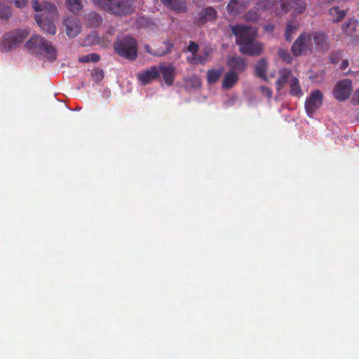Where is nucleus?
Wrapping results in <instances>:
<instances>
[{
    "instance_id": "49530a36",
    "label": "nucleus",
    "mask_w": 359,
    "mask_h": 359,
    "mask_svg": "<svg viewBox=\"0 0 359 359\" xmlns=\"http://www.w3.org/2000/svg\"><path fill=\"white\" fill-rule=\"evenodd\" d=\"M204 57L207 59V57L209 56V50L208 49H205L203 50V55Z\"/></svg>"
},
{
    "instance_id": "79ce46f5",
    "label": "nucleus",
    "mask_w": 359,
    "mask_h": 359,
    "mask_svg": "<svg viewBox=\"0 0 359 359\" xmlns=\"http://www.w3.org/2000/svg\"><path fill=\"white\" fill-rule=\"evenodd\" d=\"M100 60V56L97 53L90 54V62H97Z\"/></svg>"
},
{
    "instance_id": "ddd939ff",
    "label": "nucleus",
    "mask_w": 359,
    "mask_h": 359,
    "mask_svg": "<svg viewBox=\"0 0 359 359\" xmlns=\"http://www.w3.org/2000/svg\"><path fill=\"white\" fill-rule=\"evenodd\" d=\"M66 34L70 38H74L81 32V24L77 18L68 17L64 20Z\"/></svg>"
},
{
    "instance_id": "4be33fe9",
    "label": "nucleus",
    "mask_w": 359,
    "mask_h": 359,
    "mask_svg": "<svg viewBox=\"0 0 359 359\" xmlns=\"http://www.w3.org/2000/svg\"><path fill=\"white\" fill-rule=\"evenodd\" d=\"M226 9L230 15L236 16L241 13V5L237 0H230Z\"/></svg>"
},
{
    "instance_id": "a878e982",
    "label": "nucleus",
    "mask_w": 359,
    "mask_h": 359,
    "mask_svg": "<svg viewBox=\"0 0 359 359\" xmlns=\"http://www.w3.org/2000/svg\"><path fill=\"white\" fill-rule=\"evenodd\" d=\"M293 76L291 74V72L287 71L284 74H282L280 76L276 81V85L278 86L277 89L280 90L282 87H283L289 81V79Z\"/></svg>"
},
{
    "instance_id": "2f4dec72",
    "label": "nucleus",
    "mask_w": 359,
    "mask_h": 359,
    "mask_svg": "<svg viewBox=\"0 0 359 359\" xmlns=\"http://www.w3.org/2000/svg\"><path fill=\"white\" fill-rule=\"evenodd\" d=\"M112 0H93V3L106 11Z\"/></svg>"
},
{
    "instance_id": "c85d7f7f",
    "label": "nucleus",
    "mask_w": 359,
    "mask_h": 359,
    "mask_svg": "<svg viewBox=\"0 0 359 359\" xmlns=\"http://www.w3.org/2000/svg\"><path fill=\"white\" fill-rule=\"evenodd\" d=\"M278 55L286 63L290 64L292 62V57L286 50L280 48L278 51Z\"/></svg>"
},
{
    "instance_id": "0eeeda50",
    "label": "nucleus",
    "mask_w": 359,
    "mask_h": 359,
    "mask_svg": "<svg viewBox=\"0 0 359 359\" xmlns=\"http://www.w3.org/2000/svg\"><path fill=\"white\" fill-rule=\"evenodd\" d=\"M106 11L118 16H123L133 13L131 0H112Z\"/></svg>"
},
{
    "instance_id": "4c0bfd02",
    "label": "nucleus",
    "mask_w": 359,
    "mask_h": 359,
    "mask_svg": "<svg viewBox=\"0 0 359 359\" xmlns=\"http://www.w3.org/2000/svg\"><path fill=\"white\" fill-rule=\"evenodd\" d=\"M281 1H282L281 8L283 12L287 13L290 9V8L292 6V1H285L284 0H281Z\"/></svg>"
},
{
    "instance_id": "bb28decb",
    "label": "nucleus",
    "mask_w": 359,
    "mask_h": 359,
    "mask_svg": "<svg viewBox=\"0 0 359 359\" xmlns=\"http://www.w3.org/2000/svg\"><path fill=\"white\" fill-rule=\"evenodd\" d=\"M12 15L11 8L3 2L0 4V18L8 20Z\"/></svg>"
},
{
    "instance_id": "423d86ee",
    "label": "nucleus",
    "mask_w": 359,
    "mask_h": 359,
    "mask_svg": "<svg viewBox=\"0 0 359 359\" xmlns=\"http://www.w3.org/2000/svg\"><path fill=\"white\" fill-rule=\"evenodd\" d=\"M311 35L304 32L294 41L291 47L292 54L297 57L312 50Z\"/></svg>"
},
{
    "instance_id": "f03ea898",
    "label": "nucleus",
    "mask_w": 359,
    "mask_h": 359,
    "mask_svg": "<svg viewBox=\"0 0 359 359\" xmlns=\"http://www.w3.org/2000/svg\"><path fill=\"white\" fill-rule=\"evenodd\" d=\"M33 9L38 12L34 15L36 22L41 29L50 35L56 34V26L53 22L58 17V11L56 6L48 1L32 0Z\"/></svg>"
},
{
    "instance_id": "412c9836",
    "label": "nucleus",
    "mask_w": 359,
    "mask_h": 359,
    "mask_svg": "<svg viewBox=\"0 0 359 359\" xmlns=\"http://www.w3.org/2000/svg\"><path fill=\"white\" fill-rule=\"evenodd\" d=\"M329 13L332 17V20L334 22L341 21L346 15V12L344 10H341L338 6L331 8L329 11Z\"/></svg>"
},
{
    "instance_id": "c9c22d12",
    "label": "nucleus",
    "mask_w": 359,
    "mask_h": 359,
    "mask_svg": "<svg viewBox=\"0 0 359 359\" xmlns=\"http://www.w3.org/2000/svg\"><path fill=\"white\" fill-rule=\"evenodd\" d=\"M188 50L191 52L193 55H195L198 50V45L193 41H190L188 45Z\"/></svg>"
},
{
    "instance_id": "e433bc0d",
    "label": "nucleus",
    "mask_w": 359,
    "mask_h": 359,
    "mask_svg": "<svg viewBox=\"0 0 359 359\" xmlns=\"http://www.w3.org/2000/svg\"><path fill=\"white\" fill-rule=\"evenodd\" d=\"M13 3L16 8H24L28 3V0H8Z\"/></svg>"
},
{
    "instance_id": "a18cd8bd",
    "label": "nucleus",
    "mask_w": 359,
    "mask_h": 359,
    "mask_svg": "<svg viewBox=\"0 0 359 359\" xmlns=\"http://www.w3.org/2000/svg\"><path fill=\"white\" fill-rule=\"evenodd\" d=\"M79 61L83 63H86L90 62V54L83 55L79 58Z\"/></svg>"
},
{
    "instance_id": "f704fd0d",
    "label": "nucleus",
    "mask_w": 359,
    "mask_h": 359,
    "mask_svg": "<svg viewBox=\"0 0 359 359\" xmlns=\"http://www.w3.org/2000/svg\"><path fill=\"white\" fill-rule=\"evenodd\" d=\"M245 18L248 20L256 22L259 20V15H257V12L250 11L246 13Z\"/></svg>"
},
{
    "instance_id": "7ed1b4c3",
    "label": "nucleus",
    "mask_w": 359,
    "mask_h": 359,
    "mask_svg": "<svg viewBox=\"0 0 359 359\" xmlns=\"http://www.w3.org/2000/svg\"><path fill=\"white\" fill-rule=\"evenodd\" d=\"M25 47L32 54L46 55L51 61L57 58L56 49L50 42L39 35L32 36L26 43Z\"/></svg>"
},
{
    "instance_id": "c03bdc74",
    "label": "nucleus",
    "mask_w": 359,
    "mask_h": 359,
    "mask_svg": "<svg viewBox=\"0 0 359 359\" xmlns=\"http://www.w3.org/2000/svg\"><path fill=\"white\" fill-rule=\"evenodd\" d=\"M190 81L193 83L194 86L196 87H199L201 86V82L198 78L194 76L190 79Z\"/></svg>"
},
{
    "instance_id": "4468645a",
    "label": "nucleus",
    "mask_w": 359,
    "mask_h": 359,
    "mask_svg": "<svg viewBox=\"0 0 359 359\" xmlns=\"http://www.w3.org/2000/svg\"><path fill=\"white\" fill-rule=\"evenodd\" d=\"M226 65L229 68V71H233L236 74H239L246 68L245 60L239 56H231L227 59Z\"/></svg>"
},
{
    "instance_id": "6e6552de",
    "label": "nucleus",
    "mask_w": 359,
    "mask_h": 359,
    "mask_svg": "<svg viewBox=\"0 0 359 359\" xmlns=\"http://www.w3.org/2000/svg\"><path fill=\"white\" fill-rule=\"evenodd\" d=\"M323 100V95L320 90L312 91L305 101V109L307 115L312 117L315 111L319 109Z\"/></svg>"
},
{
    "instance_id": "09e8293b",
    "label": "nucleus",
    "mask_w": 359,
    "mask_h": 359,
    "mask_svg": "<svg viewBox=\"0 0 359 359\" xmlns=\"http://www.w3.org/2000/svg\"><path fill=\"white\" fill-rule=\"evenodd\" d=\"M2 2L0 1V4H1Z\"/></svg>"
},
{
    "instance_id": "c756f323",
    "label": "nucleus",
    "mask_w": 359,
    "mask_h": 359,
    "mask_svg": "<svg viewBox=\"0 0 359 359\" xmlns=\"http://www.w3.org/2000/svg\"><path fill=\"white\" fill-rule=\"evenodd\" d=\"M104 72L101 69H95L92 73V77L95 81L98 82L103 79Z\"/></svg>"
},
{
    "instance_id": "72a5a7b5",
    "label": "nucleus",
    "mask_w": 359,
    "mask_h": 359,
    "mask_svg": "<svg viewBox=\"0 0 359 359\" xmlns=\"http://www.w3.org/2000/svg\"><path fill=\"white\" fill-rule=\"evenodd\" d=\"M341 56H342L341 51L339 50V51L334 52L330 55V62L332 64H337L339 62V60L341 57Z\"/></svg>"
},
{
    "instance_id": "58836bf2",
    "label": "nucleus",
    "mask_w": 359,
    "mask_h": 359,
    "mask_svg": "<svg viewBox=\"0 0 359 359\" xmlns=\"http://www.w3.org/2000/svg\"><path fill=\"white\" fill-rule=\"evenodd\" d=\"M351 102L355 105L359 104V89L354 92Z\"/></svg>"
},
{
    "instance_id": "9b49d317",
    "label": "nucleus",
    "mask_w": 359,
    "mask_h": 359,
    "mask_svg": "<svg viewBox=\"0 0 359 359\" xmlns=\"http://www.w3.org/2000/svg\"><path fill=\"white\" fill-rule=\"evenodd\" d=\"M159 78V70L156 66L140 71L137 73V80L143 85L150 83Z\"/></svg>"
},
{
    "instance_id": "aec40b11",
    "label": "nucleus",
    "mask_w": 359,
    "mask_h": 359,
    "mask_svg": "<svg viewBox=\"0 0 359 359\" xmlns=\"http://www.w3.org/2000/svg\"><path fill=\"white\" fill-rule=\"evenodd\" d=\"M267 62L265 59H260L255 66V74L257 76L264 80H266Z\"/></svg>"
},
{
    "instance_id": "1a4fd4ad",
    "label": "nucleus",
    "mask_w": 359,
    "mask_h": 359,
    "mask_svg": "<svg viewBox=\"0 0 359 359\" xmlns=\"http://www.w3.org/2000/svg\"><path fill=\"white\" fill-rule=\"evenodd\" d=\"M352 90V81L350 79L339 81L336 84L333 95L339 101H345L351 95Z\"/></svg>"
},
{
    "instance_id": "2eb2a0df",
    "label": "nucleus",
    "mask_w": 359,
    "mask_h": 359,
    "mask_svg": "<svg viewBox=\"0 0 359 359\" xmlns=\"http://www.w3.org/2000/svg\"><path fill=\"white\" fill-rule=\"evenodd\" d=\"M159 74L161 73L164 82L167 86L173 84L175 77V69L172 65H160L158 67Z\"/></svg>"
},
{
    "instance_id": "a19ab883",
    "label": "nucleus",
    "mask_w": 359,
    "mask_h": 359,
    "mask_svg": "<svg viewBox=\"0 0 359 359\" xmlns=\"http://www.w3.org/2000/svg\"><path fill=\"white\" fill-rule=\"evenodd\" d=\"M262 92L268 97H271L272 95V91L269 88L266 86H262L260 88Z\"/></svg>"
},
{
    "instance_id": "ea45409f",
    "label": "nucleus",
    "mask_w": 359,
    "mask_h": 359,
    "mask_svg": "<svg viewBox=\"0 0 359 359\" xmlns=\"http://www.w3.org/2000/svg\"><path fill=\"white\" fill-rule=\"evenodd\" d=\"M94 19L95 24L99 25L102 22V18L99 14L93 13L89 15V19Z\"/></svg>"
},
{
    "instance_id": "cd10ccee",
    "label": "nucleus",
    "mask_w": 359,
    "mask_h": 359,
    "mask_svg": "<svg viewBox=\"0 0 359 359\" xmlns=\"http://www.w3.org/2000/svg\"><path fill=\"white\" fill-rule=\"evenodd\" d=\"M297 27L292 25V22H289L286 25L285 37V40L290 42L292 39V35L295 33Z\"/></svg>"
},
{
    "instance_id": "39448f33",
    "label": "nucleus",
    "mask_w": 359,
    "mask_h": 359,
    "mask_svg": "<svg viewBox=\"0 0 359 359\" xmlns=\"http://www.w3.org/2000/svg\"><path fill=\"white\" fill-rule=\"evenodd\" d=\"M27 29L14 30L4 36L1 41V48L4 51H9L21 43L29 35Z\"/></svg>"
},
{
    "instance_id": "de8ad7c7",
    "label": "nucleus",
    "mask_w": 359,
    "mask_h": 359,
    "mask_svg": "<svg viewBox=\"0 0 359 359\" xmlns=\"http://www.w3.org/2000/svg\"><path fill=\"white\" fill-rule=\"evenodd\" d=\"M149 46H145V49H146V50H147L148 53H150V52H149Z\"/></svg>"
},
{
    "instance_id": "7c9ffc66",
    "label": "nucleus",
    "mask_w": 359,
    "mask_h": 359,
    "mask_svg": "<svg viewBox=\"0 0 359 359\" xmlns=\"http://www.w3.org/2000/svg\"><path fill=\"white\" fill-rule=\"evenodd\" d=\"M165 49L161 52H158V53H152L154 55H156V56H163L171 52V50L173 47V43L172 42H170L169 41H168L165 43Z\"/></svg>"
},
{
    "instance_id": "393cba45",
    "label": "nucleus",
    "mask_w": 359,
    "mask_h": 359,
    "mask_svg": "<svg viewBox=\"0 0 359 359\" xmlns=\"http://www.w3.org/2000/svg\"><path fill=\"white\" fill-rule=\"evenodd\" d=\"M152 25L151 20L145 16L138 17L136 20V26L138 28H149Z\"/></svg>"
},
{
    "instance_id": "dca6fc26",
    "label": "nucleus",
    "mask_w": 359,
    "mask_h": 359,
    "mask_svg": "<svg viewBox=\"0 0 359 359\" xmlns=\"http://www.w3.org/2000/svg\"><path fill=\"white\" fill-rule=\"evenodd\" d=\"M238 81V74L233 71H229L224 76L222 88L224 89L232 88Z\"/></svg>"
},
{
    "instance_id": "6ab92c4d",
    "label": "nucleus",
    "mask_w": 359,
    "mask_h": 359,
    "mask_svg": "<svg viewBox=\"0 0 359 359\" xmlns=\"http://www.w3.org/2000/svg\"><path fill=\"white\" fill-rule=\"evenodd\" d=\"M290 94L292 96L299 97L303 95V92L299 85V80L295 76H292L290 81Z\"/></svg>"
},
{
    "instance_id": "5701e85b",
    "label": "nucleus",
    "mask_w": 359,
    "mask_h": 359,
    "mask_svg": "<svg viewBox=\"0 0 359 359\" xmlns=\"http://www.w3.org/2000/svg\"><path fill=\"white\" fill-rule=\"evenodd\" d=\"M222 73V69H209L207 72V81L208 83H215Z\"/></svg>"
},
{
    "instance_id": "a211bd4d",
    "label": "nucleus",
    "mask_w": 359,
    "mask_h": 359,
    "mask_svg": "<svg viewBox=\"0 0 359 359\" xmlns=\"http://www.w3.org/2000/svg\"><path fill=\"white\" fill-rule=\"evenodd\" d=\"M163 4L170 9L180 11L186 9V0H161Z\"/></svg>"
},
{
    "instance_id": "b1692460",
    "label": "nucleus",
    "mask_w": 359,
    "mask_h": 359,
    "mask_svg": "<svg viewBox=\"0 0 359 359\" xmlns=\"http://www.w3.org/2000/svg\"><path fill=\"white\" fill-rule=\"evenodd\" d=\"M66 5L67 8L74 13H78L83 8L81 0H67Z\"/></svg>"
},
{
    "instance_id": "f257e3e1",
    "label": "nucleus",
    "mask_w": 359,
    "mask_h": 359,
    "mask_svg": "<svg viewBox=\"0 0 359 359\" xmlns=\"http://www.w3.org/2000/svg\"><path fill=\"white\" fill-rule=\"evenodd\" d=\"M229 27L236 36V43L239 46L241 53L251 56L262 53L263 46L260 42L255 41L257 32L255 27L242 25H230Z\"/></svg>"
},
{
    "instance_id": "37998d69",
    "label": "nucleus",
    "mask_w": 359,
    "mask_h": 359,
    "mask_svg": "<svg viewBox=\"0 0 359 359\" xmlns=\"http://www.w3.org/2000/svg\"><path fill=\"white\" fill-rule=\"evenodd\" d=\"M348 65H349L348 60L346 59V60H342L339 68L341 70H345L348 67Z\"/></svg>"
},
{
    "instance_id": "9d476101",
    "label": "nucleus",
    "mask_w": 359,
    "mask_h": 359,
    "mask_svg": "<svg viewBox=\"0 0 359 359\" xmlns=\"http://www.w3.org/2000/svg\"><path fill=\"white\" fill-rule=\"evenodd\" d=\"M311 40H313L315 48L318 52H325L330 47L329 36L323 32H313L311 34Z\"/></svg>"
},
{
    "instance_id": "f8f14e48",
    "label": "nucleus",
    "mask_w": 359,
    "mask_h": 359,
    "mask_svg": "<svg viewBox=\"0 0 359 359\" xmlns=\"http://www.w3.org/2000/svg\"><path fill=\"white\" fill-rule=\"evenodd\" d=\"M217 18V11L212 6H208L201 10L196 18V22L198 26L206 24L208 21L216 20Z\"/></svg>"
},
{
    "instance_id": "473e14b6",
    "label": "nucleus",
    "mask_w": 359,
    "mask_h": 359,
    "mask_svg": "<svg viewBox=\"0 0 359 359\" xmlns=\"http://www.w3.org/2000/svg\"><path fill=\"white\" fill-rule=\"evenodd\" d=\"M190 60L191 62L198 65V64H205L207 62V59L203 55H195Z\"/></svg>"
},
{
    "instance_id": "f3484780",
    "label": "nucleus",
    "mask_w": 359,
    "mask_h": 359,
    "mask_svg": "<svg viewBox=\"0 0 359 359\" xmlns=\"http://www.w3.org/2000/svg\"><path fill=\"white\" fill-rule=\"evenodd\" d=\"M358 22L355 18H349L346 20L342 26V30L348 36H352L357 30Z\"/></svg>"
},
{
    "instance_id": "20e7f679",
    "label": "nucleus",
    "mask_w": 359,
    "mask_h": 359,
    "mask_svg": "<svg viewBox=\"0 0 359 359\" xmlns=\"http://www.w3.org/2000/svg\"><path fill=\"white\" fill-rule=\"evenodd\" d=\"M115 52L120 56L129 60H135L137 57V43L130 36L117 38L114 43Z\"/></svg>"
}]
</instances>
